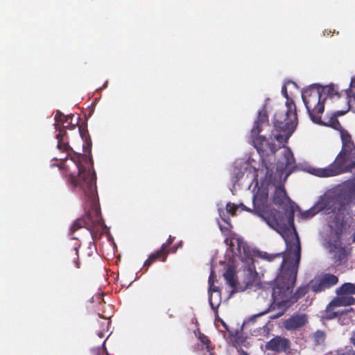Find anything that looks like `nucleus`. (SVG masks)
<instances>
[{"mask_svg":"<svg viewBox=\"0 0 355 355\" xmlns=\"http://www.w3.org/2000/svg\"><path fill=\"white\" fill-rule=\"evenodd\" d=\"M221 320H223L222 319H220L218 315H217V318L216 319V321H218V322H221Z\"/></svg>","mask_w":355,"mask_h":355,"instance_id":"obj_40","label":"nucleus"},{"mask_svg":"<svg viewBox=\"0 0 355 355\" xmlns=\"http://www.w3.org/2000/svg\"><path fill=\"white\" fill-rule=\"evenodd\" d=\"M351 342L355 346V331L352 332L351 337Z\"/></svg>","mask_w":355,"mask_h":355,"instance_id":"obj_36","label":"nucleus"},{"mask_svg":"<svg viewBox=\"0 0 355 355\" xmlns=\"http://www.w3.org/2000/svg\"><path fill=\"white\" fill-rule=\"evenodd\" d=\"M355 198V181L347 180L343 182L338 189V192L334 198L328 200L327 204H331L332 207L326 209L325 207L321 209H326L329 212H340L345 209L346 205L351 203Z\"/></svg>","mask_w":355,"mask_h":355,"instance_id":"obj_8","label":"nucleus"},{"mask_svg":"<svg viewBox=\"0 0 355 355\" xmlns=\"http://www.w3.org/2000/svg\"><path fill=\"white\" fill-rule=\"evenodd\" d=\"M96 355H100V354H99V353H98Z\"/></svg>","mask_w":355,"mask_h":355,"instance_id":"obj_46","label":"nucleus"},{"mask_svg":"<svg viewBox=\"0 0 355 355\" xmlns=\"http://www.w3.org/2000/svg\"><path fill=\"white\" fill-rule=\"evenodd\" d=\"M241 355H248V354L245 351H242Z\"/></svg>","mask_w":355,"mask_h":355,"instance_id":"obj_42","label":"nucleus"},{"mask_svg":"<svg viewBox=\"0 0 355 355\" xmlns=\"http://www.w3.org/2000/svg\"><path fill=\"white\" fill-rule=\"evenodd\" d=\"M78 130L81 138L87 143V136H89V134L87 128L83 125H80L79 126Z\"/></svg>","mask_w":355,"mask_h":355,"instance_id":"obj_27","label":"nucleus"},{"mask_svg":"<svg viewBox=\"0 0 355 355\" xmlns=\"http://www.w3.org/2000/svg\"><path fill=\"white\" fill-rule=\"evenodd\" d=\"M286 252L283 254L281 270L274 280L272 300L268 308L257 315H264L275 309L281 311L271 316L272 319L281 317L286 310L304 297L311 289V283L300 286L294 293L299 263L301 258V246L299 236L294 229L293 233L285 238Z\"/></svg>","mask_w":355,"mask_h":355,"instance_id":"obj_2","label":"nucleus"},{"mask_svg":"<svg viewBox=\"0 0 355 355\" xmlns=\"http://www.w3.org/2000/svg\"><path fill=\"white\" fill-rule=\"evenodd\" d=\"M169 251L164 250V246H161L160 249L152 253L145 261L144 267L149 268L151 264L156 261H162L163 262L166 261Z\"/></svg>","mask_w":355,"mask_h":355,"instance_id":"obj_14","label":"nucleus"},{"mask_svg":"<svg viewBox=\"0 0 355 355\" xmlns=\"http://www.w3.org/2000/svg\"><path fill=\"white\" fill-rule=\"evenodd\" d=\"M336 306L331 305V302L327 305L324 311L323 318L327 320H332L337 318L341 324H348L352 318V308L345 309L341 311H335L334 309Z\"/></svg>","mask_w":355,"mask_h":355,"instance_id":"obj_11","label":"nucleus"},{"mask_svg":"<svg viewBox=\"0 0 355 355\" xmlns=\"http://www.w3.org/2000/svg\"><path fill=\"white\" fill-rule=\"evenodd\" d=\"M284 157L285 158V166L286 168L292 166L295 163L293 155L290 149H286L284 150Z\"/></svg>","mask_w":355,"mask_h":355,"instance_id":"obj_24","label":"nucleus"},{"mask_svg":"<svg viewBox=\"0 0 355 355\" xmlns=\"http://www.w3.org/2000/svg\"><path fill=\"white\" fill-rule=\"evenodd\" d=\"M302 98L307 112L313 122L320 125L330 126L336 130L341 128L337 117L346 113V111H337L327 122L322 121L321 116L324 110L325 98H322L321 85L313 84L302 92Z\"/></svg>","mask_w":355,"mask_h":355,"instance_id":"obj_3","label":"nucleus"},{"mask_svg":"<svg viewBox=\"0 0 355 355\" xmlns=\"http://www.w3.org/2000/svg\"><path fill=\"white\" fill-rule=\"evenodd\" d=\"M58 148L67 153L64 159L56 166L62 171V176L74 189L84 195L85 214L76 219L70 228L72 234L80 228L85 227L90 232L94 241L101 238L105 227L101 217V208L96 190V175L94 168L87 170L81 164L85 156L73 153V149L64 138L58 139ZM93 168V166H92Z\"/></svg>","mask_w":355,"mask_h":355,"instance_id":"obj_1","label":"nucleus"},{"mask_svg":"<svg viewBox=\"0 0 355 355\" xmlns=\"http://www.w3.org/2000/svg\"><path fill=\"white\" fill-rule=\"evenodd\" d=\"M321 89H322V94L325 95V96L324 97L325 98L327 97H329L330 98H333L334 97H337V98L340 97V94H339L337 89H336L335 85L333 84H331V85H327L324 87L321 86Z\"/></svg>","mask_w":355,"mask_h":355,"instance_id":"obj_20","label":"nucleus"},{"mask_svg":"<svg viewBox=\"0 0 355 355\" xmlns=\"http://www.w3.org/2000/svg\"><path fill=\"white\" fill-rule=\"evenodd\" d=\"M209 291H214V292H216V291H218V288L216 286H215L214 284H213V286L211 287V286H209Z\"/></svg>","mask_w":355,"mask_h":355,"instance_id":"obj_37","label":"nucleus"},{"mask_svg":"<svg viewBox=\"0 0 355 355\" xmlns=\"http://www.w3.org/2000/svg\"><path fill=\"white\" fill-rule=\"evenodd\" d=\"M340 137L343 144L341 150L355 151V145L352 139V137L346 130L342 129L340 130Z\"/></svg>","mask_w":355,"mask_h":355,"instance_id":"obj_17","label":"nucleus"},{"mask_svg":"<svg viewBox=\"0 0 355 355\" xmlns=\"http://www.w3.org/2000/svg\"><path fill=\"white\" fill-rule=\"evenodd\" d=\"M209 303H210V305L211 306L212 309H214V305H213V303H212V302H211V298H209Z\"/></svg>","mask_w":355,"mask_h":355,"instance_id":"obj_41","label":"nucleus"},{"mask_svg":"<svg viewBox=\"0 0 355 355\" xmlns=\"http://www.w3.org/2000/svg\"><path fill=\"white\" fill-rule=\"evenodd\" d=\"M252 202L253 209L246 207L243 204H241V206L243 210L260 217L270 228L280 234L284 239L290 235L291 232L286 226L281 212L272 208L268 204V194L261 197L257 195L254 196Z\"/></svg>","mask_w":355,"mask_h":355,"instance_id":"obj_4","label":"nucleus"},{"mask_svg":"<svg viewBox=\"0 0 355 355\" xmlns=\"http://www.w3.org/2000/svg\"><path fill=\"white\" fill-rule=\"evenodd\" d=\"M214 277H215L214 271L213 270H211L210 275L209 277V279H208L209 286H211V287L213 286V284L214 283Z\"/></svg>","mask_w":355,"mask_h":355,"instance_id":"obj_34","label":"nucleus"},{"mask_svg":"<svg viewBox=\"0 0 355 355\" xmlns=\"http://www.w3.org/2000/svg\"><path fill=\"white\" fill-rule=\"evenodd\" d=\"M337 291L340 292V294H346L351 295L355 294V284L352 283H345L343 284Z\"/></svg>","mask_w":355,"mask_h":355,"instance_id":"obj_21","label":"nucleus"},{"mask_svg":"<svg viewBox=\"0 0 355 355\" xmlns=\"http://www.w3.org/2000/svg\"><path fill=\"white\" fill-rule=\"evenodd\" d=\"M338 277L331 273H324L311 281V290L320 293L337 284Z\"/></svg>","mask_w":355,"mask_h":355,"instance_id":"obj_10","label":"nucleus"},{"mask_svg":"<svg viewBox=\"0 0 355 355\" xmlns=\"http://www.w3.org/2000/svg\"><path fill=\"white\" fill-rule=\"evenodd\" d=\"M199 339L204 345H206L208 347V345L210 343V340L207 336L205 334H200L199 336Z\"/></svg>","mask_w":355,"mask_h":355,"instance_id":"obj_32","label":"nucleus"},{"mask_svg":"<svg viewBox=\"0 0 355 355\" xmlns=\"http://www.w3.org/2000/svg\"><path fill=\"white\" fill-rule=\"evenodd\" d=\"M282 255V253L276 254L275 255L272 254H265L263 255L264 259H267L268 261H272L275 257H279Z\"/></svg>","mask_w":355,"mask_h":355,"instance_id":"obj_33","label":"nucleus"},{"mask_svg":"<svg viewBox=\"0 0 355 355\" xmlns=\"http://www.w3.org/2000/svg\"><path fill=\"white\" fill-rule=\"evenodd\" d=\"M355 167V151L340 150L334 162L324 168H314L313 174L328 178L350 172Z\"/></svg>","mask_w":355,"mask_h":355,"instance_id":"obj_6","label":"nucleus"},{"mask_svg":"<svg viewBox=\"0 0 355 355\" xmlns=\"http://www.w3.org/2000/svg\"><path fill=\"white\" fill-rule=\"evenodd\" d=\"M307 321L305 314H295L285 320L284 327L288 331L296 330L303 327Z\"/></svg>","mask_w":355,"mask_h":355,"instance_id":"obj_13","label":"nucleus"},{"mask_svg":"<svg viewBox=\"0 0 355 355\" xmlns=\"http://www.w3.org/2000/svg\"><path fill=\"white\" fill-rule=\"evenodd\" d=\"M338 296L331 301V305L336 306H350L355 303V299L349 295L340 294L336 291Z\"/></svg>","mask_w":355,"mask_h":355,"instance_id":"obj_16","label":"nucleus"},{"mask_svg":"<svg viewBox=\"0 0 355 355\" xmlns=\"http://www.w3.org/2000/svg\"><path fill=\"white\" fill-rule=\"evenodd\" d=\"M55 130L59 132L58 134H57L56 137H55L57 139H60L64 138V137L67 134V132H66L67 128H64V126L58 125V129H55Z\"/></svg>","mask_w":355,"mask_h":355,"instance_id":"obj_28","label":"nucleus"},{"mask_svg":"<svg viewBox=\"0 0 355 355\" xmlns=\"http://www.w3.org/2000/svg\"><path fill=\"white\" fill-rule=\"evenodd\" d=\"M222 325L224 327L226 331H228V327H227V325L226 324V323L223 321V320H221V322Z\"/></svg>","mask_w":355,"mask_h":355,"instance_id":"obj_39","label":"nucleus"},{"mask_svg":"<svg viewBox=\"0 0 355 355\" xmlns=\"http://www.w3.org/2000/svg\"><path fill=\"white\" fill-rule=\"evenodd\" d=\"M224 277L230 286L236 285V280L234 279V272L232 268H228L224 273Z\"/></svg>","mask_w":355,"mask_h":355,"instance_id":"obj_22","label":"nucleus"},{"mask_svg":"<svg viewBox=\"0 0 355 355\" xmlns=\"http://www.w3.org/2000/svg\"><path fill=\"white\" fill-rule=\"evenodd\" d=\"M178 246H173L171 248H169V246L168 247V249L170 250V252H171V253H175L176 251L178 250Z\"/></svg>","mask_w":355,"mask_h":355,"instance_id":"obj_35","label":"nucleus"},{"mask_svg":"<svg viewBox=\"0 0 355 355\" xmlns=\"http://www.w3.org/2000/svg\"><path fill=\"white\" fill-rule=\"evenodd\" d=\"M80 245H75L73 249L67 254V261L74 263L76 268H80L78 248Z\"/></svg>","mask_w":355,"mask_h":355,"instance_id":"obj_19","label":"nucleus"},{"mask_svg":"<svg viewBox=\"0 0 355 355\" xmlns=\"http://www.w3.org/2000/svg\"><path fill=\"white\" fill-rule=\"evenodd\" d=\"M237 206L233 203L228 202L226 205V210L232 216H234L236 214V210H237Z\"/></svg>","mask_w":355,"mask_h":355,"instance_id":"obj_26","label":"nucleus"},{"mask_svg":"<svg viewBox=\"0 0 355 355\" xmlns=\"http://www.w3.org/2000/svg\"><path fill=\"white\" fill-rule=\"evenodd\" d=\"M74 114L64 115L61 111L57 110L54 116L55 129H58V126H63L70 118H73Z\"/></svg>","mask_w":355,"mask_h":355,"instance_id":"obj_18","label":"nucleus"},{"mask_svg":"<svg viewBox=\"0 0 355 355\" xmlns=\"http://www.w3.org/2000/svg\"><path fill=\"white\" fill-rule=\"evenodd\" d=\"M272 201L274 204L278 206H283L286 202H288V221L293 227L295 204L287 196L286 191L283 187L279 186L275 188Z\"/></svg>","mask_w":355,"mask_h":355,"instance_id":"obj_9","label":"nucleus"},{"mask_svg":"<svg viewBox=\"0 0 355 355\" xmlns=\"http://www.w3.org/2000/svg\"><path fill=\"white\" fill-rule=\"evenodd\" d=\"M282 94L286 98V107H288L290 110L293 108V110H294L296 105L294 101L289 97L286 85H283L282 87Z\"/></svg>","mask_w":355,"mask_h":355,"instance_id":"obj_23","label":"nucleus"},{"mask_svg":"<svg viewBox=\"0 0 355 355\" xmlns=\"http://www.w3.org/2000/svg\"><path fill=\"white\" fill-rule=\"evenodd\" d=\"M315 340L317 343H320V342H322L324 340V338H325V334L323 331H317L315 333Z\"/></svg>","mask_w":355,"mask_h":355,"instance_id":"obj_30","label":"nucleus"},{"mask_svg":"<svg viewBox=\"0 0 355 355\" xmlns=\"http://www.w3.org/2000/svg\"><path fill=\"white\" fill-rule=\"evenodd\" d=\"M319 209L315 207H312L301 214V216L303 218L307 219L314 216L318 212Z\"/></svg>","mask_w":355,"mask_h":355,"instance_id":"obj_25","label":"nucleus"},{"mask_svg":"<svg viewBox=\"0 0 355 355\" xmlns=\"http://www.w3.org/2000/svg\"><path fill=\"white\" fill-rule=\"evenodd\" d=\"M107 355H109V354L107 353Z\"/></svg>","mask_w":355,"mask_h":355,"instance_id":"obj_47","label":"nucleus"},{"mask_svg":"<svg viewBox=\"0 0 355 355\" xmlns=\"http://www.w3.org/2000/svg\"><path fill=\"white\" fill-rule=\"evenodd\" d=\"M97 334L99 338H103L105 336V334L103 331H99Z\"/></svg>","mask_w":355,"mask_h":355,"instance_id":"obj_38","label":"nucleus"},{"mask_svg":"<svg viewBox=\"0 0 355 355\" xmlns=\"http://www.w3.org/2000/svg\"><path fill=\"white\" fill-rule=\"evenodd\" d=\"M78 118L77 119V121L75 123H73V118H70L69 120L63 125L64 128L69 130L74 129L76 125L78 124Z\"/></svg>","mask_w":355,"mask_h":355,"instance_id":"obj_29","label":"nucleus"},{"mask_svg":"<svg viewBox=\"0 0 355 355\" xmlns=\"http://www.w3.org/2000/svg\"><path fill=\"white\" fill-rule=\"evenodd\" d=\"M272 123L275 130L279 132L275 139L280 143L287 142L298 124L297 107L293 110L286 107V111L276 112Z\"/></svg>","mask_w":355,"mask_h":355,"instance_id":"obj_5","label":"nucleus"},{"mask_svg":"<svg viewBox=\"0 0 355 355\" xmlns=\"http://www.w3.org/2000/svg\"><path fill=\"white\" fill-rule=\"evenodd\" d=\"M175 240V237L172 236L171 235H170L166 241V243H163L161 246H164V250L165 251H169L170 250L168 249V247L169 245H171L173 241Z\"/></svg>","mask_w":355,"mask_h":355,"instance_id":"obj_31","label":"nucleus"},{"mask_svg":"<svg viewBox=\"0 0 355 355\" xmlns=\"http://www.w3.org/2000/svg\"><path fill=\"white\" fill-rule=\"evenodd\" d=\"M351 355H355V351L352 352Z\"/></svg>","mask_w":355,"mask_h":355,"instance_id":"obj_43","label":"nucleus"},{"mask_svg":"<svg viewBox=\"0 0 355 355\" xmlns=\"http://www.w3.org/2000/svg\"><path fill=\"white\" fill-rule=\"evenodd\" d=\"M89 162L92 164V158L89 159Z\"/></svg>","mask_w":355,"mask_h":355,"instance_id":"obj_45","label":"nucleus"},{"mask_svg":"<svg viewBox=\"0 0 355 355\" xmlns=\"http://www.w3.org/2000/svg\"><path fill=\"white\" fill-rule=\"evenodd\" d=\"M290 347L289 339L279 336H275L266 344V349L276 353L286 352Z\"/></svg>","mask_w":355,"mask_h":355,"instance_id":"obj_12","label":"nucleus"},{"mask_svg":"<svg viewBox=\"0 0 355 355\" xmlns=\"http://www.w3.org/2000/svg\"><path fill=\"white\" fill-rule=\"evenodd\" d=\"M110 321H107V322H106L107 325H109V324H110Z\"/></svg>","mask_w":355,"mask_h":355,"instance_id":"obj_44","label":"nucleus"},{"mask_svg":"<svg viewBox=\"0 0 355 355\" xmlns=\"http://www.w3.org/2000/svg\"><path fill=\"white\" fill-rule=\"evenodd\" d=\"M268 115L266 106L264 105L259 111L257 119L250 132V137L254 146L259 153H267L268 151L275 153L277 150L275 144L270 142L265 137L259 135L261 132V127L263 125H268Z\"/></svg>","mask_w":355,"mask_h":355,"instance_id":"obj_7","label":"nucleus"},{"mask_svg":"<svg viewBox=\"0 0 355 355\" xmlns=\"http://www.w3.org/2000/svg\"><path fill=\"white\" fill-rule=\"evenodd\" d=\"M331 251L334 252V262L337 265H341L347 261V251L344 247L337 246L336 244H330Z\"/></svg>","mask_w":355,"mask_h":355,"instance_id":"obj_15","label":"nucleus"}]
</instances>
